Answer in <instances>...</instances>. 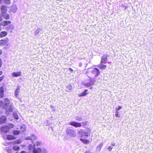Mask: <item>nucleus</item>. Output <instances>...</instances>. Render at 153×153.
Segmentation results:
<instances>
[{
    "label": "nucleus",
    "instance_id": "4",
    "mask_svg": "<svg viewBox=\"0 0 153 153\" xmlns=\"http://www.w3.org/2000/svg\"><path fill=\"white\" fill-rule=\"evenodd\" d=\"M9 45V39L7 38L0 41V46H8Z\"/></svg>",
    "mask_w": 153,
    "mask_h": 153
},
{
    "label": "nucleus",
    "instance_id": "34",
    "mask_svg": "<svg viewBox=\"0 0 153 153\" xmlns=\"http://www.w3.org/2000/svg\"><path fill=\"white\" fill-rule=\"evenodd\" d=\"M122 108V107L121 106H118V107L116 109V111H119V110H120V109H121Z\"/></svg>",
    "mask_w": 153,
    "mask_h": 153
},
{
    "label": "nucleus",
    "instance_id": "36",
    "mask_svg": "<svg viewBox=\"0 0 153 153\" xmlns=\"http://www.w3.org/2000/svg\"><path fill=\"white\" fill-rule=\"evenodd\" d=\"M115 116L117 117H120V116L119 115V114H118V112L117 111L116 114H115Z\"/></svg>",
    "mask_w": 153,
    "mask_h": 153
},
{
    "label": "nucleus",
    "instance_id": "37",
    "mask_svg": "<svg viewBox=\"0 0 153 153\" xmlns=\"http://www.w3.org/2000/svg\"><path fill=\"white\" fill-rule=\"evenodd\" d=\"M2 65V63L1 59H0V68L1 67Z\"/></svg>",
    "mask_w": 153,
    "mask_h": 153
},
{
    "label": "nucleus",
    "instance_id": "40",
    "mask_svg": "<svg viewBox=\"0 0 153 153\" xmlns=\"http://www.w3.org/2000/svg\"><path fill=\"white\" fill-rule=\"evenodd\" d=\"M3 74V72L2 71H0V76L1 75Z\"/></svg>",
    "mask_w": 153,
    "mask_h": 153
},
{
    "label": "nucleus",
    "instance_id": "17",
    "mask_svg": "<svg viewBox=\"0 0 153 153\" xmlns=\"http://www.w3.org/2000/svg\"><path fill=\"white\" fill-rule=\"evenodd\" d=\"M74 132V131L72 129L67 128L66 131V132L68 134H72Z\"/></svg>",
    "mask_w": 153,
    "mask_h": 153
},
{
    "label": "nucleus",
    "instance_id": "38",
    "mask_svg": "<svg viewBox=\"0 0 153 153\" xmlns=\"http://www.w3.org/2000/svg\"><path fill=\"white\" fill-rule=\"evenodd\" d=\"M69 70L71 71V72H72L73 71V70L71 68H69Z\"/></svg>",
    "mask_w": 153,
    "mask_h": 153
},
{
    "label": "nucleus",
    "instance_id": "31",
    "mask_svg": "<svg viewBox=\"0 0 153 153\" xmlns=\"http://www.w3.org/2000/svg\"><path fill=\"white\" fill-rule=\"evenodd\" d=\"M76 120L77 121H81L82 120V118L81 117H77Z\"/></svg>",
    "mask_w": 153,
    "mask_h": 153
},
{
    "label": "nucleus",
    "instance_id": "6",
    "mask_svg": "<svg viewBox=\"0 0 153 153\" xmlns=\"http://www.w3.org/2000/svg\"><path fill=\"white\" fill-rule=\"evenodd\" d=\"M108 56L104 55L101 58L100 63L106 64L107 62Z\"/></svg>",
    "mask_w": 153,
    "mask_h": 153
},
{
    "label": "nucleus",
    "instance_id": "21",
    "mask_svg": "<svg viewBox=\"0 0 153 153\" xmlns=\"http://www.w3.org/2000/svg\"><path fill=\"white\" fill-rule=\"evenodd\" d=\"M41 152V149H34L33 150V153H39Z\"/></svg>",
    "mask_w": 153,
    "mask_h": 153
},
{
    "label": "nucleus",
    "instance_id": "2",
    "mask_svg": "<svg viewBox=\"0 0 153 153\" xmlns=\"http://www.w3.org/2000/svg\"><path fill=\"white\" fill-rule=\"evenodd\" d=\"M14 127L13 124L10 123L7 125H4L1 128V131L2 132L7 133L10 130Z\"/></svg>",
    "mask_w": 153,
    "mask_h": 153
},
{
    "label": "nucleus",
    "instance_id": "46",
    "mask_svg": "<svg viewBox=\"0 0 153 153\" xmlns=\"http://www.w3.org/2000/svg\"><path fill=\"white\" fill-rule=\"evenodd\" d=\"M3 103V102L2 101H1L0 102V103Z\"/></svg>",
    "mask_w": 153,
    "mask_h": 153
},
{
    "label": "nucleus",
    "instance_id": "8",
    "mask_svg": "<svg viewBox=\"0 0 153 153\" xmlns=\"http://www.w3.org/2000/svg\"><path fill=\"white\" fill-rule=\"evenodd\" d=\"M1 14L6 13L7 11V7L4 5H2L1 7Z\"/></svg>",
    "mask_w": 153,
    "mask_h": 153
},
{
    "label": "nucleus",
    "instance_id": "22",
    "mask_svg": "<svg viewBox=\"0 0 153 153\" xmlns=\"http://www.w3.org/2000/svg\"><path fill=\"white\" fill-rule=\"evenodd\" d=\"M13 148L14 150L18 151L20 149V147L19 146L15 145L13 146Z\"/></svg>",
    "mask_w": 153,
    "mask_h": 153
},
{
    "label": "nucleus",
    "instance_id": "9",
    "mask_svg": "<svg viewBox=\"0 0 153 153\" xmlns=\"http://www.w3.org/2000/svg\"><path fill=\"white\" fill-rule=\"evenodd\" d=\"M22 72L21 71L13 72L12 74V75L14 77H18L21 76Z\"/></svg>",
    "mask_w": 153,
    "mask_h": 153
},
{
    "label": "nucleus",
    "instance_id": "15",
    "mask_svg": "<svg viewBox=\"0 0 153 153\" xmlns=\"http://www.w3.org/2000/svg\"><path fill=\"white\" fill-rule=\"evenodd\" d=\"M107 65H103V64H101L98 65V67L100 69L102 70L105 69L107 68Z\"/></svg>",
    "mask_w": 153,
    "mask_h": 153
},
{
    "label": "nucleus",
    "instance_id": "20",
    "mask_svg": "<svg viewBox=\"0 0 153 153\" xmlns=\"http://www.w3.org/2000/svg\"><path fill=\"white\" fill-rule=\"evenodd\" d=\"M20 90V87H18L17 88L15 91V95L17 97V95H18L19 93V91Z\"/></svg>",
    "mask_w": 153,
    "mask_h": 153
},
{
    "label": "nucleus",
    "instance_id": "43",
    "mask_svg": "<svg viewBox=\"0 0 153 153\" xmlns=\"http://www.w3.org/2000/svg\"><path fill=\"white\" fill-rule=\"evenodd\" d=\"M111 145L113 146H114L115 145V144L114 143H112Z\"/></svg>",
    "mask_w": 153,
    "mask_h": 153
},
{
    "label": "nucleus",
    "instance_id": "18",
    "mask_svg": "<svg viewBox=\"0 0 153 153\" xmlns=\"http://www.w3.org/2000/svg\"><path fill=\"white\" fill-rule=\"evenodd\" d=\"M7 33L5 31H2L0 33V37L1 38L6 36L7 35Z\"/></svg>",
    "mask_w": 153,
    "mask_h": 153
},
{
    "label": "nucleus",
    "instance_id": "1",
    "mask_svg": "<svg viewBox=\"0 0 153 153\" xmlns=\"http://www.w3.org/2000/svg\"><path fill=\"white\" fill-rule=\"evenodd\" d=\"M86 74L89 78H92L99 76L100 74V72L98 68L92 67L88 69Z\"/></svg>",
    "mask_w": 153,
    "mask_h": 153
},
{
    "label": "nucleus",
    "instance_id": "35",
    "mask_svg": "<svg viewBox=\"0 0 153 153\" xmlns=\"http://www.w3.org/2000/svg\"><path fill=\"white\" fill-rule=\"evenodd\" d=\"M113 148V147L111 146H109L108 148V149L110 151H111V150H112V149Z\"/></svg>",
    "mask_w": 153,
    "mask_h": 153
},
{
    "label": "nucleus",
    "instance_id": "7",
    "mask_svg": "<svg viewBox=\"0 0 153 153\" xmlns=\"http://www.w3.org/2000/svg\"><path fill=\"white\" fill-rule=\"evenodd\" d=\"M7 121V117L5 115H2L0 117V123L1 124L5 123Z\"/></svg>",
    "mask_w": 153,
    "mask_h": 153
},
{
    "label": "nucleus",
    "instance_id": "23",
    "mask_svg": "<svg viewBox=\"0 0 153 153\" xmlns=\"http://www.w3.org/2000/svg\"><path fill=\"white\" fill-rule=\"evenodd\" d=\"M13 115L14 118L16 120L19 119V116L18 114L16 112H14L13 114Z\"/></svg>",
    "mask_w": 153,
    "mask_h": 153
},
{
    "label": "nucleus",
    "instance_id": "30",
    "mask_svg": "<svg viewBox=\"0 0 153 153\" xmlns=\"http://www.w3.org/2000/svg\"><path fill=\"white\" fill-rule=\"evenodd\" d=\"M102 146H103L102 143H101V144H100V145L98 146L97 148H98L100 150L101 149V148H102Z\"/></svg>",
    "mask_w": 153,
    "mask_h": 153
},
{
    "label": "nucleus",
    "instance_id": "3",
    "mask_svg": "<svg viewBox=\"0 0 153 153\" xmlns=\"http://www.w3.org/2000/svg\"><path fill=\"white\" fill-rule=\"evenodd\" d=\"M81 131H78V134L79 135H81V138L80 139V140L84 143L85 144H88L90 143V141L88 139H85V138H83L84 136H86L88 137L89 136V134L86 132H84L85 135H84L83 134H81Z\"/></svg>",
    "mask_w": 153,
    "mask_h": 153
},
{
    "label": "nucleus",
    "instance_id": "14",
    "mask_svg": "<svg viewBox=\"0 0 153 153\" xmlns=\"http://www.w3.org/2000/svg\"><path fill=\"white\" fill-rule=\"evenodd\" d=\"M3 17L6 20H8L10 19V15L9 14L6 13L2 14Z\"/></svg>",
    "mask_w": 153,
    "mask_h": 153
},
{
    "label": "nucleus",
    "instance_id": "24",
    "mask_svg": "<svg viewBox=\"0 0 153 153\" xmlns=\"http://www.w3.org/2000/svg\"><path fill=\"white\" fill-rule=\"evenodd\" d=\"M95 82V80H94V82L92 84H91L90 83H86V84H85V85L87 87H90L91 86H92V85H93L94 84V82Z\"/></svg>",
    "mask_w": 153,
    "mask_h": 153
},
{
    "label": "nucleus",
    "instance_id": "25",
    "mask_svg": "<svg viewBox=\"0 0 153 153\" xmlns=\"http://www.w3.org/2000/svg\"><path fill=\"white\" fill-rule=\"evenodd\" d=\"M21 143V140H16L13 143V144H19Z\"/></svg>",
    "mask_w": 153,
    "mask_h": 153
},
{
    "label": "nucleus",
    "instance_id": "10",
    "mask_svg": "<svg viewBox=\"0 0 153 153\" xmlns=\"http://www.w3.org/2000/svg\"><path fill=\"white\" fill-rule=\"evenodd\" d=\"M4 102H5V104L3 106V108L6 109L7 108V106L10 104V100L6 98L4 99Z\"/></svg>",
    "mask_w": 153,
    "mask_h": 153
},
{
    "label": "nucleus",
    "instance_id": "11",
    "mask_svg": "<svg viewBox=\"0 0 153 153\" xmlns=\"http://www.w3.org/2000/svg\"><path fill=\"white\" fill-rule=\"evenodd\" d=\"M88 91V90L87 89L85 90L83 92L78 94V96L80 97H82L86 96L88 94V93L87 92Z\"/></svg>",
    "mask_w": 153,
    "mask_h": 153
},
{
    "label": "nucleus",
    "instance_id": "33",
    "mask_svg": "<svg viewBox=\"0 0 153 153\" xmlns=\"http://www.w3.org/2000/svg\"><path fill=\"white\" fill-rule=\"evenodd\" d=\"M3 16H2V14L1 13V14H0V21H2L3 20V19H2V18H3Z\"/></svg>",
    "mask_w": 153,
    "mask_h": 153
},
{
    "label": "nucleus",
    "instance_id": "44",
    "mask_svg": "<svg viewBox=\"0 0 153 153\" xmlns=\"http://www.w3.org/2000/svg\"><path fill=\"white\" fill-rule=\"evenodd\" d=\"M2 53V50L0 49V55Z\"/></svg>",
    "mask_w": 153,
    "mask_h": 153
},
{
    "label": "nucleus",
    "instance_id": "16",
    "mask_svg": "<svg viewBox=\"0 0 153 153\" xmlns=\"http://www.w3.org/2000/svg\"><path fill=\"white\" fill-rule=\"evenodd\" d=\"M4 96V90L3 87L0 88V97L3 98Z\"/></svg>",
    "mask_w": 153,
    "mask_h": 153
},
{
    "label": "nucleus",
    "instance_id": "42",
    "mask_svg": "<svg viewBox=\"0 0 153 153\" xmlns=\"http://www.w3.org/2000/svg\"><path fill=\"white\" fill-rule=\"evenodd\" d=\"M87 123V122H86L85 123L84 122L83 123V125H85Z\"/></svg>",
    "mask_w": 153,
    "mask_h": 153
},
{
    "label": "nucleus",
    "instance_id": "29",
    "mask_svg": "<svg viewBox=\"0 0 153 153\" xmlns=\"http://www.w3.org/2000/svg\"><path fill=\"white\" fill-rule=\"evenodd\" d=\"M13 7H14L13 6L12 7V11L13 12H15L17 10V8L16 7V6H15V7H14V9H13Z\"/></svg>",
    "mask_w": 153,
    "mask_h": 153
},
{
    "label": "nucleus",
    "instance_id": "13",
    "mask_svg": "<svg viewBox=\"0 0 153 153\" xmlns=\"http://www.w3.org/2000/svg\"><path fill=\"white\" fill-rule=\"evenodd\" d=\"M11 22L10 21H4L1 23V25L4 26H6L11 23Z\"/></svg>",
    "mask_w": 153,
    "mask_h": 153
},
{
    "label": "nucleus",
    "instance_id": "12",
    "mask_svg": "<svg viewBox=\"0 0 153 153\" xmlns=\"http://www.w3.org/2000/svg\"><path fill=\"white\" fill-rule=\"evenodd\" d=\"M16 138V137L14 136L11 134H8L7 136V139L8 140H13Z\"/></svg>",
    "mask_w": 153,
    "mask_h": 153
},
{
    "label": "nucleus",
    "instance_id": "39",
    "mask_svg": "<svg viewBox=\"0 0 153 153\" xmlns=\"http://www.w3.org/2000/svg\"><path fill=\"white\" fill-rule=\"evenodd\" d=\"M20 153H26V152L24 151H22Z\"/></svg>",
    "mask_w": 153,
    "mask_h": 153
},
{
    "label": "nucleus",
    "instance_id": "26",
    "mask_svg": "<svg viewBox=\"0 0 153 153\" xmlns=\"http://www.w3.org/2000/svg\"><path fill=\"white\" fill-rule=\"evenodd\" d=\"M13 133L15 135H18L19 134L20 131L18 130H15L13 131Z\"/></svg>",
    "mask_w": 153,
    "mask_h": 153
},
{
    "label": "nucleus",
    "instance_id": "45",
    "mask_svg": "<svg viewBox=\"0 0 153 153\" xmlns=\"http://www.w3.org/2000/svg\"><path fill=\"white\" fill-rule=\"evenodd\" d=\"M2 0H0V3H1Z\"/></svg>",
    "mask_w": 153,
    "mask_h": 153
},
{
    "label": "nucleus",
    "instance_id": "5",
    "mask_svg": "<svg viewBox=\"0 0 153 153\" xmlns=\"http://www.w3.org/2000/svg\"><path fill=\"white\" fill-rule=\"evenodd\" d=\"M69 124L75 128L80 127L82 126L81 123L74 121H72L70 122Z\"/></svg>",
    "mask_w": 153,
    "mask_h": 153
},
{
    "label": "nucleus",
    "instance_id": "41",
    "mask_svg": "<svg viewBox=\"0 0 153 153\" xmlns=\"http://www.w3.org/2000/svg\"><path fill=\"white\" fill-rule=\"evenodd\" d=\"M84 153H90L89 152L87 151H86Z\"/></svg>",
    "mask_w": 153,
    "mask_h": 153
},
{
    "label": "nucleus",
    "instance_id": "27",
    "mask_svg": "<svg viewBox=\"0 0 153 153\" xmlns=\"http://www.w3.org/2000/svg\"><path fill=\"white\" fill-rule=\"evenodd\" d=\"M13 111V107L12 106H10L8 108V111L9 112H12Z\"/></svg>",
    "mask_w": 153,
    "mask_h": 153
},
{
    "label": "nucleus",
    "instance_id": "32",
    "mask_svg": "<svg viewBox=\"0 0 153 153\" xmlns=\"http://www.w3.org/2000/svg\"><path fill=\"white\" fill-rule=\"evenodd\" d=\"M4 76H2L0 77V82H1L4 79Z\"/></svg>",
    "mask_w": 153,
    "mask_h": 153
},
{
    "label": "nucleus",
    "instance_id": "19",
    "mask_svg": "<svg viewBox=\"0 0 153 153\" xmlns=\"http://www.w3.org/2000/svg\"><path fill=\"white\" fill-rule=\"evenodd\" d=\"M72 86L71 85H69L67 87L66 91L68 92H70L72 91Z\"/></svg>",
    "mask_w": 153,
    "mask_h": 153
},
{
    "label": "nucleus",
    "instance_id": "28",
    "mask_svg": "<svg viewBox=\"0 0 153 153\" xmlns=\"http://www.w3.org/2000/svg\"><path fill=\"white\" fill-rule=\"evenodd\" d=\"M4 3L7 4H10V0H4Z\"/></svg>",
    "mask_w": 153,
    "mask_h": 153
}]
</instances>
